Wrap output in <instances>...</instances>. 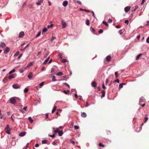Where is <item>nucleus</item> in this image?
I'll use <instances>...</instances> for the list:
<instances>
[{
	"instance_id": "nucleus-47",
	"label": "nucleus",
	"mask_w": 149,
	"mask_h": 149,
	"mask_svg": "<svg viewBox=\"0 0 149 149\" xmlns=\"http://www.w3.org/2000/svg\"><path fill=\"white\" fill-rule=\"evenodd\" d=\"M77 3H79V4L81 5L82 4L81 2L80 1L78 0L77 1Z\"/></svg>"
},
{
	"instance_id": "nucleus-48",
	"label": "nucleus",
	"mask_w": 149,
	"mask_h": 149,
	"mask_svg": "<svg viewBox=\"0 0 149 149\" xmlns=\"http://www.w3.org/2000/svg\"><path fill=\"white\" fill-rule=\"evenodd\" d=\"M49 136L52 138H54L55 137V134H53L52 135H49Z\"/></svg>"
},
{
	"instance_id": "nucleus-5",
	"label": "nucleus",
	"mask_w": 149,
	"mask_h": 149,
	"mask_svg": "<svg viewBox=\"0 0 149 149\" xmlns=\"http://www.w3.org/2000/svg\"><path fill=\"white\" fill-rule=\"evenodd\" d=\"M16 76V74H12L10 75L8 77V79H13L15 78Z\"/></svg>"
},
{
	"instance_id": "nucleus-56",
	"label": "nucleus",
	"mask_w": 149,
	"mask_h": 149,
	"mask_svg": "<svg viewBox=\"0 0 149 149\" xmlns=\"http://www.w3.org/2000/svg\"><path fill=\"white\" fill-rule=\"evenodd\" d=\"M22 54H20L19 56H18V58H17V59H19L20 58L22 57Z\"/></svg>"
},
{
	"instance_id": "nucleus-9",
	"label": "nucleus",
	"mask_w": 149,
	"mask_h": 149,
	"mask_svg": "<svg viewBox=\"0 0 149 149\" xmlns=\"http://www.w3.org/2000/svg\"><path fill=\"white\" fill-rule=\"evenodd\" d=\"M68 4V2L67 1H64L63 3V6L65 7L67 6Z\"/></svg>"
},
{
	"instance_id": "nucleus-32",
	"label": "nucleus",
	"mask_w": 149,
	"mask_h": 149,
	"mask_svg": "<svg viewBox=\"0 0 149 149\" xmlns=\"http://www.w3.org/2000/svg\"><path fill=\"white\" fill-rule=\"evenodd\" d=\"M141 55L142 54H139L136 57V60H138Z\"/></svg>"
},
{
	"instance_id": "nucleus-59",
	"label": "nucleus",
	"mask_w": 149,
	"mask_h": 149,
	"mask_svg": "<svg viewBox=\"0 0 149 149\" xmlns=\"http://www.w3.org/2000/svg\"><path fill=\"white\" fill-rule=\"evenodd\" d=\"M70 142L72 143L73 145H74L75 143V142L74 141H71V140L70 141Z\"/></svg>"
},
{
	"instance_id": "nucleus-20",
	"label": "nucleus",
	"mask_w": 149,
	"mask_h": 149,
	"mask_svg": "<svg viewBox=\"0 0 149 149\" xmlns=\"http://www.w3.org/2000/svg\"><path fill=\"white\" fill-rule=\"evenodd\" d=\"M56 106H54L53 107V109L52 111V113H53L56 110Z\"/></svg>"
},
{
	"instance_id": "nucleus-30",
	"label": "nucleus",
	"mask_w": 149,
	"mask_h": 149,
	"mask_svg": "<svg viewBox=\"0 0 149 149\" xmlns=\"http://www.w3.org/2000/svg\"><path fill=\"white\" fill-rule=\"evenodd\" d=\"M9 125H7L6 126V127L5 128V130H9Z\"/></svg>"
},
{
	"instance_id": "nucleus-10",
	"label": "nucleus",
	"mask_w": 149,
	"mask_h": 149,
	"mask_svg": "<svg viewBox=\"0 0 149 149\" xmlns=\"http://www.w3.org/2000/svg\"><path fill=\"white\" fill-rule=\"evenodd\" d=\"M24 35V33L23 32H21L19 34V37L21 38H22Z\"/></svg>"
},
{
	"instance_id": "nucleus-63",
	"label": "nucleus",
	"mask_w": 149,
	"mask_h": 149,
	"mask_svg": "<svg viewBox=\"0 0 149 149\" xmlns=\"http://www.w3.org/2000/svg\"><path fill=\"white\" fill-rule=\"evenodd\" d=\"M29 143H27V144L26 145V149L27 148L29 147Z\"/></svg>"
},
{
	"instance_id": "nucleus-25",
	"label": "nucleus",
	"mask_w": 149,
	"mask_h": 149,
	"mask_svg": "<svg viewBox=\"0 0 149 149\" xmlns=\"http://www.w3.org/2000/svg\"><path fill=\"white\" fill-rule=\"evenodd\" d=\"M15 71V69H13L11 71H10L8 73L9 74H10L14 72Z\"/></svg>"
},
{
	"instance_id": "nucleus-19",
	"label": "nucleus",
	"mask_w": 149,
	"mask_h": 149,
	"mask_svg": "<svg viewBox=\"0 0 149 149\" xmlns=\"http://www.w3.org/2000/svg\"><path fill=\"white\" fill-rule=\"evenodd\" d=\"M81 116L82 117L85 118L87 116V115L85 112H83L81 114Z\"/></svg>"
},
{
	"instance_id": "nucleus-62",
	"label": "nucleus",
	"mask_w": 149,
	"mask_h": 149,
	"mask_svg": "<svg viewBox=\"0 0 149 149\" xmlns=\"http://www.w3.org/2000/svg\"><path fill=\"white\" fill-rule=\"evenodd\" d=\"M49 54H46L44 56V58H45L47 57V56Z\"/></svg>"
},
{
	"instance_id": "nucleus-55",
	"label": "nucleus",
	"mask_w": 149,
	"mask_h": 149,
	"mask_svg": "<svg viewBox=\"0 0 149 149\" xmlns=\"http://www.w3.org/2000/svg\"><path fill=\"white\" fill-rule=\"evenodd\" d=\"M112 22V19H109L108 20V23H110V22Z\"/></svg>"
},
{
	"instance_id": "nucleus-8",
	"label": "nucleus",
	"mask_w": 149,
	"mask_h": 149,
	"mask_svg": "<svg viewBox=\"0 0 149 149\" xmlns=\"http://www.w3.org/2000/svg\"><path fill=\"white\" fill-rule=\"evenodd\" d=\"M61 23L62 24V28H65L66 26V22L65 21L62 20L61 21Z\"/></svg>"
},
{
	"instance_id": "nucleus-36",
	"label": "nucleus",
	"mask_w": 149,
	"mask_h": 149,
	"mask_svg": "<svg viewBox=\"0 0 149 149\" xmlns=\"http://www.w3.org/2000/svg\"><path fill=\"white\" fill-rule=\"evenodd\" d=\"M48 59H46L43 63V64L45 65L48 62Z\"/></svg>"
},
{
	"instance_id": "nucleus-26",
	"label": "nucleus",
	"mask_w": 149,
	"mask_h": 149,
	"mask_svg": "<svg viewBox=\"0 0 149 149\" xmlns=\"http://www.w3.org/2000/svg\"><path fill=\"white\" fill-rule=\"evenodd\" d=\"M125 85V84L124 83H121L119 84V89L123 87V85Z\"/></svg>"
},
{
	"instance_id": "nucleus-58",
	"label": "nucleus",
	"mask_w": 149,
	"mask_h": 149,
	"mask_svg": "<svg viewBox=\"0 0 149 149\" xmlns=\"http://www.w3.org/2000/svg\"><path fill=\"white\" fill-rule=\"evenodd\" d=\"M55 39V38L54 37H52L51 39V41H52L54 40Z\"/></svg>"
},
{
	"instance_id": "nucleus-64",
	"label": "nucleus",
	"mask_w": 149,
	"mask_h": 149,
	"mask_svg": "<svg viewBox=\"0 0 149 149\" xmlns=\"http://www.w3.org/2000/svg\"><path fill=\"white\" fill-rule=\"evenodd\" d=\"M39 146V145L38 143H36V145H35V147H38Z\"/></svg>"
},
{
	"instance_id": "nucleus-24",
	"label": "nucleus",
	"mask_w": 149,
	"mask_h": 149,
	"mask_svg": "<svg viewBox=\"0 0 149 149\" xmlns=\"http://www.w3.org/2000/svg\"><path fill=\"white\" fill-rule=\"evenodd\" d=\"M47 141V140L46 139H44L42 141V144H45L46 143Z\"/></svg>"
},
{
	"instance_id": "nucleus-22",
	"label": "nucleus",
	"mask_w": 149,
	"mask_h": 149,
	"mask_svg": "<svg viewBox=\"0 0 149 149\" xmlns=\"http://www.w3.org/2000/svg\"><path fill=\"white\" fill-rule=\"evenodd\" d=\"M80 10L81 11H85L87 12H88V13H89L90 12V11L89 10H86V9H82V8H80Z\"/></svg>"
},
{
	"instance_id": "nucleus-17",
	"label": "nucleus",
	"mask_w": 149,
	"mask_h": 149,
	"mask_svg": "<svg viewBox=\"0 0 149 149\" xmlns=\"http://www.w3.org/2000/svg\"><path fill=\"white\" fill-rule=\"evenodd\" d=\"M92 86L94 87H96L97 86L96 84L95 81H92L91 83Z\"/></svg>"
},
{
	"instance_id": "nucleus-60",
	"label": "nucleus",
	"mask_w": 149,
	"mask_h": 149,
	"mask_svg": "<svg viewBox=\"0 0 149 149\" xmlns=\"http://www.w3.org/2000/svg\"><path fill=\"white\" fill-rule=\"evenodd\" d=\"M45 70V68L44 67H42V68L41 69V70L42 71H44Z\"/></svg>"
},
{
	"instance_id": "nucleus-27",
	"label": "nucleus",
	"mask_w": 149,
	"mask_h": 149,
	"mask_svg": "<svg viewBox=\"0 0 149 149\" xmlns=\"http://www.w3.org/2000/svg\"><path fill=\"white\" fill-rule=\"evenodd\" d=\"M47 30V29L46 28V27H45V28H44L42 31V34H43V33L44 32H46Z\"/></svg>"
},
{
	"instance_id": "nucleus-3",
	"label": "nucleus",
	"mask_w": 149,
	"mask_h": 149,
	"mask_svg": "<svg viewBox=\"0 0 149 149\" xmlns=\"http://www.w3.org/2000/svg\"><path fill=\"white\" fill-rule=\"evenodd\" d=\"M10 50V48L8 47H7L6 48L4 49V53L7 54L9 52Z\"/></svg>"
},
{
	"instance_id": "nucleus-39",
	"label": "nucleus",
	"mask_w": 149,
	"mask_h": 149,
	"mask_svg": "<svg viewBox=\"0 0 149 149\" xmlns=\"http://www.w3.org/2000/svg\"><path fill=\"white\" fill-rule=\"evenodd\" d=\"M116 78H117L118 76V73L117 72H116L115 73Z\"/></svg>"
},
{
	"instance_id": "nucleus-6",
	"label": "nucleus",
	"mask_w": 149,
	"mask_h": 149,
	"mask_svg": "<svg viewBox=\"0 0 149 149\" xmlns=\"http://www.w3.org/2000/svg\"><path fill=\"white\" fill-rule=\"evenodd\" d=\"M131 7L130 6H128L125 8L124 10L125 12L127 13L130 10Z\"/></svg>"
},
{
	"instance_id": "nucleus-12",
	"label": "nucleus",
	"mask_w": 149,
	"mask_h": 149,
	"mask_svg": "<svg viewBox=\"0 0 149 149\" xmlns=\"http://www.w3.org/2000/svg\"><path fill=\"white\" fill-rule=\"evenodd\" d=\"M33 75V74L32 72L30 73L29 74L28 76V77L29 79H31L32 78V76Z\"/></svg>"
},
{
	"instance_id": "nucleus-34",
	"label": "nucleus",
	"mask_w": 149,
	"mask_h": 149,
	"mask_svg": "<svg viewBox=\"0 0 149 149\" xmlns=\"http://www.w3.org/2000/svg\"><path fill=\"white\" fill-rule=\"evenodd\" d=\"M41 32L40 31L37 34L36 36V37L37 38V37H38L39 36H40L41 34Z\"/></svg>"
},
{
	"instance_id": "nucleus-1",
	"label": "nucleus",
	"mask_w": 149,
	"mask_h": 149,
	"mask_svg": "<svg viewBox=\"0 0 149 149\" xmlns=\"http://www.w3.org/2000/svg\"><path fill=\"white\" fill-rule=\"evenodd\" d=\"M54 133L55 134L58 133V135L60 136L62 135L63 132L62 130H59L58 128H56L55 130H54Z\"/></svg>"
},
{
	"instance_id": "nucleus-37",
	"label": "nucleus",
	"mask_w": 149,
	"mask_h": 149,
	"mask_svg": "<svg viewBox=\"0 0 149 149\" xmlns=\"http://www.w3.org/2000/svg\"><path fill=\"white\" fill-rule=\"evenodd\" d=\"M24 71V69H23V68H22L20 70H19V72L20 73H23Z\"/></svg>"
},
{
	"instance_id": "nucleus-16",
	"label": "nucleus",
	"mask_w": 149,
	"mask_h": 149,
	"mask_svg": "<svg viewBox=\"0 0 149 149\" xmlns=\"http://www.w3.org/2000/svg\"><path fill=\"white\" fill-rule=\"evenodd\" d=\"M111 57L109 56H107L106 58V60L108 62H109L111 60Z\"/></svg>"
},
{
	"instance_id": "nucleus-45",
	"label": "nucleus",
	"mask_w": 149,
	"mask_h": 149,
	"mask_svg": "<svg viewBox=\"0 0 149 149\" xmlns=\"http://www.w3.org/2000/svg\"><path fill=\"white\" fill-rule=\"evenodd\" d=\"M74 128L75 130H78L79 129V127L78 126L75 125L74 126Z\"/></svg>"
},
{
	"instance_id": "nucleus-57",
	"label": "nucleus",
	"mask_w": 149,
	"mask_h": 149,
	"mask_svg": "<svg viewBox=\"0 0 149 149\" xmlns=\"http://www.w3.org/2000/svg\"><path fill=\"white\" fill-rule=\"evenodd\" d=\"M145 1V0H142V1L141 3V5H143L144 4V3Z\"/></svg>"
},
{
	"instance_id": "nucleus-54",
	"label": "nucleus",
	"mask_w": 149,
	"mask_h": 149,
	"mask_svg": "<svg viewBox=\"0 0 149 149\" xmlns=\"http://www.w3.org/2000/svg\"><path fill=\"white\" fill-rule=\"evenodd\" d=\"M19 110L20 112H21L23 113H24V112L23 110H22L19 109Z\"/></svg>"
},
{
	"instance_id": "nucleus-41",
	"label": "nucleus",
	"mask_w": 149,
	"mask_h": 149,
	"mask_svg": "<svg viewBox=\"0 0 149 149\" xmlns=\"http://www.w3.org/2000/svg\"><path fill=\"white\" fill-rule=\"evenodd\" d=\"M5 131H6V132L7 134H10V130H6Z\"/></svg>"
},
{
	"instance_id": "nucleus-38",
	"label": "nucleus",
	"mask_w": 149,
	"mask_h": 149,
	"mask_svg": "<svg viewBox=\"0 0 149 149\" xmlns=\"http://www.w3.org/2000/svg\"><path fill=\"white\" fill-rule=\"evenodd\" d=\"M29 91V89L27 88H25L24 90V93H27Z\"/></svg>"
},
{
	"instance_id": "nucleus-15",
	"label": "nucleus",
	"mask_w": 149,
	"mask_h": 149,
	"mask_svg": "<svg viewBox=\"0 0 149 149\" xmlns=\"http://www.w3.org/2000/svg\"><path fill=\"white\" fill-rule=\"evenodd\" d=\"M43 0H38V2L36 3V5H40L41 3L43 2Z\"/></svg>"
},
{
	"instance_id": "nucleus-49",
	"label": "nucleus",
	"mask_w": 149,
	"mask_h": 149,
	"mask_svg": "<svg viewBox=\"0 0 149 149\" xmlns=\"http://www.w3.org/2000/svg\"><path fill=\"white\" fill-rule=\"evenodd\" d=\"M99 33H102V29H100L99 31Z\"/></svg>"
},
{
	"instance_id": "nucleus-52",
	"label": "nucleus",
	"mask_w": 149,
	"mask_h": 149,
	"mask_svg": "<svg viewBox=\"0 0 149 149\" xmlns=\"http://www.w3.org/2000/svg\"><path fill=\"white\" fill-rule=\"evenodd\" d=\"M27 108V107H23V108L22 109V110H24L26 111V109Z\"/></svg>"
},
{
	"instance_id": "nucleus-40",
	"label": "nucleus",
	"mask_w": 149,
	"mask_h": 149,
	"mask_svg": "<svg viewBox=\"0 0 149 149\" xmlns=\"http://www.w3.org/2000/svg\"><path fill=\"white\" fill-rule=\"evenodd\" d=\"M44 83V82H42L41 83H40L39 84V86H40V87H41L43 85Z\"/></svg>"
},
{
	"instance_id": "nucleus-31",
	"label": "nucleus",
	"mask_w": 149,
	"mask_h": 149,
	"mask_svg": "<svg viewBox=\"0 0 149 149\" xmlns=\"http://www.w3.org/2000/svg\"><path fill=\"white\" fill-rule=\"evenodd\" d=\"M86 24L87 25H90V22L89 20L87 19L86 21Z\"/></svg>"
},
{
	"instance_id": "nucleus-13",
	"label": "nucleus",
	"mask_w": 149,
	"mask_h": 149,
	"mask_svg": "<svg viewBox=\"0 0 149 149\" xmlns=\"http://www.w3.org/2000/svg\"><path fill=\"white\" fill-rule=\"evenodd\" d=\"M90 30L94 34H95L96 35H97V34H96L95 33V30L92 27H91L90 28Z\"/></svg>"
},
{
	"instance_id": "nucleus-46",
	"label": "nucleus",
	"mask_w": 149,
	"mask_h": 149,
	"mask_svg": "<svg viewBox=\"0 0 149 149\" xmlns=\"http://www.w3.org/2000/svg\"><path fill=\"white\" fill-rule=\"evenodd\" d=\"M63 84L67 86L68 87V88H70V86L67 83H63Z\"/></svg>"
},
{
	"instance_id": "nucleus-44",
	"label": "nucleus",
	"mask_w": 149,
	"mask_h": 149,
	"mask_svg": "<svg viewBox=\"0 0 149 149\" xmlns=\"http://www.w3.org/2000/svg\"><path fill=\"white\" fill-rule=\"evenodd\" d=\"M118 33H119V34L120 35H121L123 34V33L122 32V29H120V30L119 32H118Z\"/></svg>"
},
{
	"instance_id": "nucleus-4",
	"label": "nucleus",
	"mask_w": 149,
	"mask_h": 149,
	"mask_svg": "<svg viewBox=\"0 0 149 149\" xmlns=\"http://www.w3.org/2000/svg\"><path fill=\"white\" fill-rule=\"evenodd\" d=\"M12 87L14 89H17L19 88L20 86L18 84H15L12 85Z\"/></svg>"
},
{
	"instance_id": "nucleus-2",
	"label": "nucleus",
	"mask_w": 149,
	"mask_h": 149,
	"mask_svg": "<svg viewBox=\"0 0 149 149\" xmlns=\"http://www.w3.org/2000/svg\"><path fill=\"white\" fill-rule=\"evenodd\" d=\"M17 98L15 97H13L10 99V102L13 104H15L16 103V101Z\"/></svg>"
},
{
	"instance_id": "nucleus-33",
	"label": "nucleus",
	"mask_w": 149,
	"mask_h": 149,
	"mask_svg": "<svg viewBox=\"0 0 149 149\" xmlns=\"http://www.w3.org/2000/svg\"><path fill=\"white\" fill-rule=\"evenodd\" d=\"M103 24L105 25L106 26H109V24H108L106 22L103 21Z\"/></svg>"
},
{
	"instance_id": "nucleus-51",
	"label": "nucleus",
	"mask_w": 149,
	"mask_h": 149,
	"mask_svg": "<svg viewBox=\"0 0 149 149\" xmlns=\"http://www.w3.org/2000/svg\"><path fill=\"white\" fill-rule=\"evenodd\" d=\"M114 82H116L118 83H119L120 82L119 80L118 79H117L114 81Z\"/></svg>"
},
{
	"instance_id": "nucleus-18",
	"label": "nucleus",
	"mask_w": 149,
	"mask_h": 149,
	"mask_svg": "<svg viewBox=\"0 0 149 149\" xmlns=\"http://www.w3.org/2000/svg\"><path fill=\"white\" fill-rule=\"evenodd\" d=\"M26 134V133L25 132H21L19 134V136H23L25 135Z\"/></svg>"
},
{
	"instance_id": "nucleus-43",
	"label": "nucleus",
	"mask_w": 149,
	"mask_h": 149,
	"mask_svg": "<svg viewBox=\"0 0 149 149\" xmlns=\"http://www.w3.org/2000/svg\"><path fill=\"white\" fill-rule=\"evenodd\" d=\"M69 92V90H68L67 91H65V90L63 91L64 93L66 94H68V93Z\"/></svg>"
},
{
	"instance_id": "nucleus-35",
	"label": "nucleus",
	"mask_w": 149,
	"mask_h": 149,
	"mask_svg": "<svg viewBox=\"0 0 149 149\" xmlns=\"http://www.w3.org/2000/svg\"><path fill=\"white\" fill-rule=\"evenodd\" d=\"M61 61L62 63H65L66 62L67 60L66 59H62L61 60Z\"/></svg>"
},
{
	"instance_id": "nucleus-50",
	"label": "nucleus",
	"mask_w": 149,
	"mask_h": 149,
	"mask_svg": "<svg viewBox=\"0 0 149 149\" xmlns=\"http://www.w3.org/2000/svg\"><path fill=\"white\" fill-rule=\"evenodd\" d=\"M125 24H128L129 23V21L128 20H125Z\"/></svg>"
},
{
	"instance_id": "nucleus-53",
	"label": "nucleus",
	"mask_w": 149,
	"mask_h": 149,
	"mask_svg": "<svg viewBox=\"0 0 149 149\" xmlns=\"http://www.w3.org/2000/svg\"><path fill=\"white\" fill-rule=\"evenodd\" d=\"M58 56L61 59H62V55L61 54H59Z\"/></svg>"
},
{
	"instance_id": "nucleus-42",
	"label": "nucleus",
	"mask_w": 149,
	"mask_h": 149,
	"mask_svg": "<svg viewBox=\"0 0 149 149\" xmlns=\"http://www.w3.org/2000/svg\"><path fill=\"white\" fill-rule=\"evenodd\" d=\"M56 81V80L55 79V77L54 76H53L52 77V81Z\"/></svg>"
},
{
	"instance_id": "nucleus-61",
	"label": "nucleus",
	"mask_w": 149,
	"mask_h": 149,
	"mask_svg": "<svg viewBox=\"0 0 149 149\" xmlns=\"http://www.w3.org/2000/svg\"><path fill=\"white\" fill-rule=\"evenodd\" d=\"M146 42L147 43H149V37H148L146 40Z\"/></svg>"
},
{
	"instance_id": "nucleus-23",
	"label": "nucleus",
	"mask_w": 149,
	"mask_h": 149,
	"mask_svg": "<svg viewBox=\"0 0 149 149\" xmlns=\"http://www.w3.org/2000/svg\"><path fill=\"white\" fill-rule=\"evenodd\" d=\"M63 74V73L62 72H59L56 74V75L58 76H60Z\"/></svg>"
},
{
	"instance_id": "nucleus-28",
	"label": "nucleus",
	"mask_w": 149,
	"mask_h": 149,
	"mask_svg": "<svg viewBox=\"0 0 149 149\" xmlns=\"http://www.w3.org/2000/svg\"><path fill=\"white\" fill-rule=\"evenodd\" d=\"M28 120L30 121L31 123H32L33 122V120L32 119L31 117H29L28 118Z\"/></svg>"
},
{
	"instance_id": "nucleus-21",
	"label": "nucleus",
	"mask_w": 149,
	"mask_h": 149,
	"mask_svg": "<svg viewBox=\"0 0 149 149\" xmlns=\"http://www.w3.org/2000/svg\"><path fill=\"white\" fill-rule=\"evenodd\" d=\"M8 78L7 77H5L3 80V82L4 83H6L7 81L8 80Z\"/></svg>"
},
{
	"instance_id": "nucleus-14",
	"label": "nucleus",
	"mask_w": 149,
	"mask_h": 149,
	"mask_svg": "<svg viewBox=\"0 0 149 149\" xmlns=\"http://www.w3.org/2000/svg\"><path fill=\"white\" fill-rule=\"evenodd\" d=\"M146 101L145 99L143 97H141L140 100L139 102H145Z\"/></svg>"
},
{
	"instance_id": "nucleus-29",
	"label": "nucleus",
	"mask_w": 149,
	"mask_h": 149,
	"mask_svg": "<svg viewBox=\"0 0 149 149\" xmlns=\"http://www.w3.org/2000/svg\"><path fill=\"white\" fill-rule=\"evenodd\" d=\"M19 54V51H17L14 55V56H17Z\"/></svg>"
},
{
	"instance_id": "nucleus-11",
	"label": "nucleus",
	"mask_w": 149,
	"mask_h": 149,
	"mask_svg": "<svg viewBox=\"0 0 149 149\" xmlns=\"http://www.w3.org/2000/svg\"><path fill=\"white\" fill-rule=\"evenodd\" d=\"M33 64V62H31L28 64L25 69H26L32 66Z\"/></svg>"
},
{
	"instance_id": "nucleus-7",
	"label": "nucleus",
	"mask_w": 149,
	"mask_h": 149,
	"mask_svg": "<svg viewBox=\"0 0 149 149\" xmlns=\"http://www.w3.org/2000/svg\"><path fill=\"white\" fill-rule=\"evenodd\" d=\"M6 46V44L3 42H1L0 43V47L4 48Z\"/></svg>"
}]
</instances>
